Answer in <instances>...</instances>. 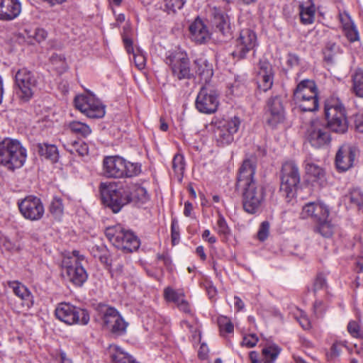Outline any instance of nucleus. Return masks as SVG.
Masks as SVG:
<instances>
[{
	"mask_svg": "<svg viewBox=\"0 0 363 363\" xmlns=\"http://www.w3.org/2000/svg\"><path fill=\"white\" fill-rule=\"evenodd\" d=\"M15 82L18 87L16 94L24 102L28 101L33 96L37 86L35 75L26 68L20 69L15 75Z\"/></svg>",
	"mask_w": 363,
	"mask_h": 363,
	"instance_id": "11",
	"label": "nucleus"
},
{
	"mask_svg": "<svg viewBox=\"0 0 363 363\" xmlns=\"http://www.w3.org/2000/svg\"><path fill=\"white\" fill-rule=\"evenodd\" d=\"M172 169L175 174L182 177L185 169L184 157L181 154H176L172 160Z\"/></svg>",
	"mask_w": 363,
	"mask_h": 363,
	"instance_id": "45",
	"label": "nucleus"
},
{
	"mask_svg": "<svg viewBox=\"0 0 363 363\" xmlns=\"http://www.w3.org/2000/svg\"><path fill=\"white\" fill-rule=\"evenodd\" d=\"M74 105L77 109L91 118H102L105 114V108L101 102L89 92L77 96Z\"/></svg>",
	"mask_w": 363,
	"mask_h": 363,
	"instance_id": "10",
	"label": "nucleus"
},
{
	"mask_svg": "<svg viewBox=\"0 0 363 363\" xmlns=\"http://www.w3.org/2000/svg\"><path fill=\"white\" fill-rule=\"evenodd\" d=\"M0 244L4 250L9 252L13 251L16 249V245L8 237H1L0 239Z\"/></svg>",
	"mask_w": 363,
	"mask_h": 363,
	"instance_id": "59",
	"label": "nucleus"
},
{
	"mask_svg": "<svg viewBox=\"0 0 363 363\" xmlns=\"http://www.w3.org/2000/svg\"><path fill=\"white\" fill-rule=\"evenodd\" d=\"M269 223L267 221H263L259 228L257 233L258 239L264 241L267 239L269 235Z\"/></svg>",
	"mask_w": 363,
	"mask_h": 363,
	"instance_id": "56",
	"label": "nucleus"
},
{
	"mask_svg": "<svg viewBox=\"0 0 363 363\" xmlns=\"http://www.w3.org/2000/svg\"><path fill=\"white\" fill-rule=\"evenodd\" d=\"M325 120L327 128L333 133L344 134L348 130L347 118H325Z\"/></svg>",
	"mask_w": 363,
	"mask_h": 363,
	"instance_id": "32",
	"label": "nucleus"
},
{
	"mask_svg": "<svg viewBox=\"0 0 363 363\" xmlns=\"http://www.w3.org/2000/svg\"><path fill=\"white\" fill-rule=\"evenodd\" d=\"M242 188L244 189L242 193L244 210L250 214L260 212L266 195L264 186L257 184H251V185Z\"/></svg>",
	"mask_w": 363,
	"mask_h": 363,
	"instance_id": "7",
	"label": "nucleus"
},
{
	"mask_svg": "<svg viewBox=\"0 0 363 363\" xmlns=\"http://www.w3.org/2000/svg\"><path fill=\"white\" fill-rule=\"evenodd\" d=\"M280 181V194L289 202L296 196L301 182L299 169L295 162L287 161L282 164Z\"/></svg>",
	"mask_w": 363,
	"mask_h": 363,
	"instance_id": "3",
	"label": "nucleus"
},
{
	"mask_svg": "<svg viewBox=\"0 0 363 363\" xmlns=\"http://www.w3.org/2000/svg\"><path fill=\"white\" fill-rule=\"evenodd\" d=\"M96 320L101 325L103 330L113 333V308L101 303L96 307Z\"/></svg>",
	"mask_w": 363,
	"mask_h": 363,
	"instance_id": "22",
	"label": "nucleus"
},
{
	"mask_svg": "<svg viewBox=\"0 0 363 363\" xmlns=\"http://www.w3.org/2000/svg\"><path fill=\"white\" fill-rule=\"evenodd\" d=\"M55 316L67 325H87L89 322V314L85 309L76 307L66 302L59 303L55 311Z\"/></svg>",
	"mask_w": 363,
	"mask_h": 363,
	"instance_id": "5",
	"label": "nucleus"
},
{
	"mask_svg": "<svg viewBox=\"0 0 363 363\" xmlns=\"http://www.w3.org/2000/svg\"><path fill=\"white\" fill-rule=\"evenodd\" d=\"M281 352V348L275 345H269L262 349L264 363H274Z\"/></svg>",
	"mask_w": 363,
	"mask_h": 363,
	"instance_id": "37",
	"label": "nucleus"
},
{
	"mask_svg": "<svg viewBox=\"0 0 363 363\" xmlns=\"http://www.w3.org/2000/svg\"><path fill=\"white\" fill-rule=\"evenodd\" d=\"M354 123L357 131L363 133V114L357 113L354 115Z\"/></svg>",
	"mask_w": 363,
	"mask_h": 363,
	"instance_id": "63",
	"label": "nucleus"
},
{
	"mask_svg": "<svg viewBox=\"0 0 363 363\" xmlns=\"http://www.w3.org/2000/svg\"><path fill=\"white\" fill-rule=\"evenodd\" d=\"M325 118H347L346 109L338 98L330 97L325 103Z\"/></svg>",
	"mask_w": 363,
	"mask_h": 363,
	"instance_id": "25",
	"label": "nucleus"
},
{
	"mask_svg": "<svg viewBox=\"0 0 363 363\" xmlns=\"http://www.w3.org/2000/svg\"><path fill=\"white\" fill-rule=\"evenodd\" d=\"M317 203L310 202L306 203L302 208V211L301 212L300 216L302 219H307L308 218H312L313 214L315 213V208Z\"/></svg>",
	"mask_w": 363,
	"mask_h": 363,
	"instance_id": "52",
	"label": "nucleus"
},
{
	"mask_svg": "<svg viewBox=\"0 0 363 363\" xmlns=\"http://www.w3.org/2000/svg\"><path fill=\"white\" fill-rule=\"evenodd\" d=\"M132 189L130 184L118 186L115 182V213L133 201Z\"/></svg>",
	"mask_w": 363,
	"mask_h": 363,
	"instance_id": "24",
	"label": "nucleus"
},
{
	"mask_svg": "<svg viewBox=\"0 0 363 363\" xmlns=\"http://www.w3.org/2000/svg\"><path fill=\"white\" fill-rule=\"evenodd\" d=\"M21 12L19 0H0V20L10 21L16 18Z\"/></svg>",
	"mask_w": 363,
	"mask_h": 363,
	"instance_id": "23",
	"label": "nucleus"
},
{
	"mask_svg": "<svg viewBox=\"0 0 363 363\" xmlns=\"http://www.w3.org/2000/svg\"><path fill=\"white\" fill-rule=\"evenodd\" d=\"M258 342V337L255 334H250L244 336L242 345L249 348L255 347Z\"/></svg>",
	"mask_w": 363,
	"mask_h": 363,
	"instance_id": "57",
	"label": "nucleus"
},
{
	"mask_svg": "<svg viewBox=\"0 0 363 363\" xmlns=\"http://www.w3.org/2000/svg\"><path fill=\"white\" fill-rule=\"evenodd\" d=\"M128 323L115 309V335H123L125 333Z\"/></svg>",
	"mask_w": 363,
	"mask_h": 363,
	"instance_id": "47",
	"label": "nucleus"
},
{
	"mask_svg": "<svg viewBox=\"0 0 363 363\" xmlns=\"http://www.w3.org/2000/svg\"><path fill=\"white\" fill-rule=\"evenodd\" d=\"M115 363H138L125 352L121 347L115 345Z\"/></svg>",
	"mask_w": 363,
	"mask_h": 363,
	"instance_id": "44",
	"label": "nucleus"
},
{
	"mask_svg": "<svg viewBox=\"0 0 363 363\" xmlns=\"http://www.w3.org/2000/svg\"><path fill=\"white\" fill-rule=\"evenodd\" d=\"M255 170V161L251 159L245 160L239 169L236 184L237 188L250 186L251 184H257L254 179Z\"/></svg>",
	"mask_w": 363,
	"mask_h": 363,
	"instance_id": "19",
	"label": "nucleus"
},
{
	"mask_svg": "<svg viewBox=\"0 0 363 363\" xmlns=\"http://www.w3.org/2000/svg\"><path fill=\"white\" fill-rule=\"evenodd\" d=\"M102 203L113 211V185L111 182H102L100 185Z\"/></svg>",
	"mask_w": 363,
	"mask_h": 363,
	"instance_id": "30",
	"label": "nucleus"
},
{
	"mask_svg": "<svg viewBox=\"0 0 363 363\" xmlns=\"http://www.w3.org/2000/svg\"><path fill=\"white\" fill-rule=\"evenodd\" d=\"M140 172V166L115 155V178L132 177Z\"/></svg>",
	"mask_w": 363,
	"mask_h": 363,
	"instance_id": "20",
	"label": "nucleus"
},
{
	"mask_svg": "<svg viewBox=\"0 0 363 363\" xmlns=\"http://www.w3.org/2000/svg\"><path fill=\"white\" fill-rule=\"evenodd\" d=\"M17 206L21 215L30 221H39L45 214V207L41 199L34 195L18 199Z\"/></svg>",
	"mask_w": 363,
	"mask_h": 363,
	"instance_id": "9",
	"label": "nucleus"
},
{
	"mask_svg": "<svg viewBox=\"0 0 363 363\" xmlns=\"http://www.w3.org/2000/svg\"><path fill=\"white\" fill-rule=\"evenodd\" d=\"M341 350L337 343H333L330 347V352L328 354V359L330 360L337 357L340 354Z\"/></svg>",
	"mask_w": 363,
	"mask_h": 363,
	"instance_id": "64",
	"label": "nucleus"
},
{
	"mask_svg": "<svg viewBox=\"0 0 363 363\" xmlns=\"http://www.w3.org/2000/svg\"><path fill=\"white\" fill-rule=\"evenodd\" d=\"M218 105V94L216 91L206 86H203L196 99L197 110L201 113L210 114L217 111Z\"/></svg>",
	"mask_w": 363,
	"mask_h": 363,
	"instance_id": "15",
	"label": "nucleus"
},
{
	"mask_svg": "<svg viewBox=\"0 0 363 363\" xmlns=\"http://www.w3.org/2000/svg\"><path fill=\"white\" fill-rule=\"evenodd\" d=\"M285 111L281 99L279 96L269 99L267 104L266 120L269 125L272 128L284 122Z\"/></svg>",
	"mask_w": 363,
	"mask_h": 363,
	"instance_id": "17",
	"label": "nucleus"
},
{
	"mask_svg": "<svg viewBox=\"0 0 363 363\" xmlns=\"http://www.w3.org/2000/svg\"><path fill=\"white\" fill-rule=\"evenodd\" d=\"M121 38L124 48L128 53L133 52V35L134 31L128 22H126L123 26L121 31Z\"/></svg>",
	"mask_w": 363,
	"mask_h": 363,
	"instance_id": "34",
	"label": "nucleus"
},
{
	"mask_svg": "<svg viewBox=\"0 0 363 363\" xmlns=\"http://www.w3.org/2000/svg\"><path fill=\"white\" fill-rule=\"evenodd\" d=\"M326 286V280L323 275L317 276L313 284V291L315 293L323 289Z\"/></svg>",
	"mask_w": 363,
	"mask_h": 363,
	"instance_id": "61",
	"label": "nucleus"
},
{
	"mask_svg": "<svg viewBox=\"0 0 363 363\" xmlns=\"http://www.w3.org/2000/svg\"><path fill=\"white\" fill-rule=\"evenodd\" d=\"M335 230V226L328 220H322L317 223L314 230L315 233H319L324 238H330L333 235Z\"/></svg>",
	"mask_w": 363,
	"mask_h": 363,
	"instance_id": "39",
	"label": "nucleus"
},
{
	"mask_svg": "<svg viewBox=\"0 0 363 363\" xmlns=\"http://www.w3.org/2000/svg\"><path fill=\"white\" fill-rule=\"evenodd\" d=\"M241 120L234 116L229 120L216 122L213 128V136L219 146L230 145L234 140V135L238 131Z\"/></svg>",
	"mask_w": 363,
	"mask_h": 363,
	"instance_id": "8",
	"label": "nucleus"
},
{
	"mask_svg": "<svg viewBox=\"0 0 363 363\" xmlns=\"http://www.w3.org/2000/svg\"><path fill=\"white\" fill-rule=\"evenodd\" d=\"M171 233L172 242L174 245L175 241L179 238V226L176 218L172 220Z\"/></svg>",
	"mask_w": 363,
	"mask_h": 363,
	"instance_id": "58",
	"label": "nucleus"
},
{
	"mask_svg": "<svg viewBox=\"0 0 363 363\" xmlns=\"http://www.w3.org/2000/svg\"><path fill=\"white\" fill-rule=\"evenodd\" d=\"M101 174L107 178L113 177V156H106L104 158Z\"/></svg>",
	"mask_w": 363,
	"mask_h": 363,
	"instance_id": "46",
	"label": "nucleus"
},
{
	"mask_svg": "<svg viewBox=\"0 0 363 363\" xmlns=\"http://www.w3.org/2000/svg\"><path fill=\"white\" fill-rule=\"evenodd\" d=\"M216 229L220 235L227 236L230 234V228L227 224V222L223 215H218V219L217 220Z\"/></svg>",
	"mask_w": 363,
	"mask_h": 363,
	"instance_id": "51",
	"label": "nucleus"
},
{
	"mask_svg": "<svg viewBox=\"0 0 363 363\" xmlns=\"http://www.w3.org/2000/svg\"><path fill=\"white\" fill-rule=\"evenodd\" d=\"M347 331L352 337L359 338L361 337L360 327L354 320L349 322L347 325Z\"/></svg>",
	"mask_w": 363,
	"mask_h": 363,
	"instance_id": "55",
	"label": "nucleus"
},
{
	"mask_svg": "<svg viewBox=\"0 0 363 363\" xmlns=\"http://www.w3.org/2000/svg\"><path fill=\"white\" fill-rule=\"evenodd\" d=\"M65 149L72 155H77L84 157L88 155L89 148L87 144L82 140H73L63 145Z\"/></svg>",
	"mask_w": 363,
	"mask_h": 363,
	"instance_id": "33",
	"label": "nucleus"
},
{
	"mask_svg": "<svg viewBox=\"0 0 363 363\" xmlns=\"http://www.w3.org/2000/svg\"><path fill=\"white\" fill-rule=\"evenodd\" d=\"M35 151L46 160L55 163L59 160V152L57 147L48 143H38L35 145Z\"/></svg>",
	"mask_w": 363,
	"mask_h": 363,
	"instance_id": "29",
	"label": "nucleus"
},
{
	"mask_svg": "<svg viewBox=\"0 0 363 363\" xmlns=\"http://www.w3.org/2000/svg\"><path fill=\"white\" fill-rule=\"evenodd\" d=\"M167 9L169 11L176 12L181 9L186 3V0H164Z\"/></svg>",
	"mask_w": 363,
	"mask_h": 363,
	"instance_id": "53",
	"label": "nucleus"
},
{
	"mask_svg": "<svg viewBox=\"0 0 363 363\" xmlns=\"http://www.w3.org/2000/svg\"><path fill=\"white\" fill-rule=\"evenodd\" d=\"M50 211L55 218H60L63 213L62 201L59 198H54L50 206Z\"/></svg>",
	"mask_w": 363,
	"mask_h": 363,
	"instance_id": "50",
	"label": "nucleus"
},
{
	"mask_svg": "<svg viewBox=\"0 0 363 363\" xmlns=\"http://www.w3.org/2000/svg\"><path fill=\"white\" fill-rule=\"evenodd\" d=\"M191 38L198 44L206 43L210 39V33L199 18H196L189 26Z\"/></svg>",
	"mask_w": 363,
	"mask_h": 363,
	"instance_id": "26",
	"label": "nucleus"
},
{
	"mask_svg": "<svg viewBox=\"0 0 363 363\" xmlns=\"http://www.w3.org/2000/svg\"><path fill=\"white\" fill-rule=\"evenodd\" d=\"M140 245V240L132 231L115 225V247L129 253L138 250Z\"/></svg>",
	"mask_w": 363,
	"mask_h": 363,
	"instance_id": "13",
	"label": "nucleus"
},
{
	"mask_svg": "<svg viewBox=\"0 0 363 363\" xmlns=\"http://www.w3.org/2000/svg\"><path fill=\"white\" fill-rule=\"evenodd\" d=\"M315 8L313 4L309 0L306 4L299 6V14L301 21L304 25L311 24L314 21Z\"/></svg>",
	"mask_w": 363,
	"mask_h": 363,
	"instance_id": "31",
	"label": "nucleus"
},
{
	"mask_svg": "<svg viewBox=\"0 0 363 363\" xmlns=\"http://www.w3.org/2000/svg\"><path fill=\"white\" fill-rule=\"evenodd\" d=\"M305 169L307 174L315 178L320 179L324 175L323 169L318 164L313 163L311 159L307 158L304 161Z\"/></svg>",
	"mask_w": 363,
	"mask_h": 363,
	"instance_id": "40",
	"label": "nucleus"
},
{
	"mask_svg": "<svg viewBox=\"0 0 363 363\" xmlns=\"http://www.w3.org/2000/svg\"><path fill=\"white\" fill-rule=\"evenodd\" d=\"M353 93L358 97L363 98V69L356 68L352 74Z\"/></svg>",
	"mask_w": 363,
	"mask_h": 363,
	"instance_id": "35",
	"label": "nucleus"
},
{
	"mask_svg": "<svg viewBox=\"0 0 363 363\" xmlns=\"http://www.w3.org/2000/svg\"><path fill=\"white\" fill-rule=\"evenodd\" d=\"M50 61L53 67L60 73L67 69L66 59L63 55L54 53L51 55Z\"/></svg>",
	"mask_w": 363,
	"mask_h": 363,
	"instance_id": "41",
	"label": "nucleus"
},
{
	"mask_svg": "<svg viewBox=\"0 0 363 363\" xmlns=\"http://www.w3.org/2000/svg\"><path fill=\"white\" fill-rule=\"evenodd\" d=\"M194 76H199L200 80L205 83L208 82L213 77V67L207 60L199 58L194 60Z\"/></svg>",
	"mask_w": 363,
	"mask_h": 363,
	"instance_id": "28",
	"label": "nucleus"
},
{
	"mask_svg": "<svg viewBox=\"0 0 363 363\" xmlns=\"http://www.w3.org/2000/svg\"><path fill=\"white\" fill-rule=\"evenodd\" d=\"M211 21L215 33L219 34L223 40L233 38L229 16L222 9L217 7L211 9Z\"/></svg>",
	"mask_w": 363,
	"mask_h": 363,
	"instance_id": "14",
	"label": "nucleus"
},
{
	"mask_svg": "<svg viewBox=\"0 0 363 363\" xmlns=\"http://www.w3.org/2000/svg\"><path fill=\"white\" fill-rule=\"evenodd\" d=\"M350 202L357 206L363 212V192L358 189L352 190L350 193Z\"/></svg>",
	"mask_w": 363,
	"mask_h": 363,
	"instance_id": "48",
	"label": "nucleus"
},
{
	"mask_svg": "<svg viewBox=\"0 0 363 363\" xmlns=\"http://www.w3.org/2000/svg\"><path fill=\"white\" fill-rule=\"evenodd\" d=\"M257 45V39L256 33L251 29H243L240 31L239 37L236 39L232 55L238 60L245 59L247 54L254 50Z\"/></svg>",
	"mask_w": 363,
	"mask_h": 363,
	"instance_id": "12",
	"label": "nucleus"
},
{
	"mask_svg": "<svg viewBox=\"0 0 363 363\" xmlns=\"http://www.w3.org/2000/svg\"><path fill=\"white\" fill-rule=\"evenodd\" d=\"M346 36L350 42H354L359 39L358 31L354 26L347 29Z\"/></svg>",
	"mask_w": 363,
	"mask_h": 363,
	"instance_id": "62",
	"label": "nucleus"
},
{
	"mask_svg": "<svg viewBox=\"0 0 363 363\" xmlns=\"http://www.w3.org/2000/svg\"><path fill=\"white\" fill-rule=\"evenodd\" d=\"M218 324L221 334L224 332L226 333H233L234 325L231 320L226 316H220L218 318Z\"/></svg>",
	"mask_w": 363,
	"mask_h": 363,
	"instance_id": "49",
	"label": "nucleus"
},
{
	"mask_svg": "<svg viewBox=\"0 0 363 363\" xmlns=\"http://www.w3.org/2000/svg\"><path fill=\"white\" fill-rule=\"evenodd\" d=\"M257 81L258 88L263 91H268L273 84V68L267 60H260L258 63Z\"/></svg>",
	"mask_w": 363,
	"mask_h": 363,
	"instance_id": "18",
	"label": "nucleus"
},
{
	"mask_svg": "<svg viewBox=\"0 0 363 363\" xmlns=\"http://www.w3.org/2000/svg\"><path fill=\"white\" fill-rule=\"evenodd\" d=\"M306 138L315 148L326 147L331 141L330 133L318 121L311 123L306 133Z\"/></svg>",
	"mask_w": 363,
	"mask_h": 363,
	"instance_id": "16",
	"label": "nucleus"
},
{
	"mask_svg": "<svg viewBox=\"0 0 363 363\" xmlns=\"http://www.w3.org/2000/svg\"><path fill=\"white\" fill-rule=\"evenodd\" d=\"M8 286L12 289L13 294L22 300L24 306L27 308L33 306V296L25 285L17 281H11L8 282Z\"/></svg>",
	"mask_w": 363,
	"mask_h": 363,
	"instance_id": "27",
	"label": "nucleus"
},
{
	"mask_svg": "<svg viewBox=\"0 0 363 363\" xmlns=\"http://www.w3.org/2000/svg\"><path fill=\"white\" fill-rule=\"evenodd\" d=\"M67 126L72 133L79 137L86 138L91 133V129L87 124L79 121H71Z\"/></svg>",
	"mask_w": 363,
	"mask_h": 363,
	"instance_id": "36",
	"label": "nucleus"
},
{
	"mask_svg": "<svg viewBox=\"0 0 363 363\" xmlns=\"http://www.w3.org/2000/svg\"><path fill=\"white\" fill-rule=\"evenodd\" d=\"M329 214V208L325 204L317 203L312 218L318 223L328 219Z\"/></svg>",
	"mask_w": 363,
	"mask_h": 363,
	"instance_id": "42",
	"label": "nucleus"
},
{
	"mask_svg": "<svg viewBox=\"0 0 363 363\" xmlns=\"http://www.w3.org/2000/svg\"><path fill=\"white\" fill-rule=\"evenodd\" d=\"M184 297L183 293H179L172 287L168 286L164 289V298L168 302L177 304Z\"/></svg>",
	"mask_w": 363,
	"mask_h": 363,
	"instance_id": "43",
	"label": "nucleus"
},
{
	"mask_svg": "<svg viewBox=\"0 0 363 363\" xmlns=\"http://www.w3.org/2000/svg\"><path fill=\"white\" fill-rule=\"evenodd\" d=\"M294 101L303 111L318 110V89L315 82L311 79L301 81L294 90Z\"/></svg>",
	"mask_w": 363,
	"mask_h": 363,
	"instance_id": "2",
	"label": "nucleus"
},
{
	"mask_svg": "<svg viewBox=\"0 0 363 363\" xmlns=\"http://www.w3.org/2000/svg\"><path fill=\"white\" fill-rule=\"evenodd\" d=\"M355 157L354 150L349 145L341 146L336 153L335 164L338 170L345 172L352 167Z\"/></svg>",
	"mask_w": 363,
	"mask_h": 363,
	"instance_id": "21",
	"label": "nucleus"
},
{
	"mask_svg": "<svg viewBox=\"0 0 363 363\" xmlns=\"http://www.w3.org/2000/svg\"><path fill=\"white\" fill-rule=\"evenodd\" d=\"M164 62L170 67L172 75L178 80L194 78V72L191 69L190 60L186 53L178 51L169 52Z\"/></svg>",
	"mask_w": 363,
	"mask_h": 363,
	"instance_id": "6",
	"label": "nucleus"
},
{
	"mask_svg": "<svg viewBox=\"0 0 363 363\" xmlns=\"http://www.w3.org/2000/svg\"><path fill=\"white\" fill-rule=\"evenodd\" d=\"M99 259L102 264H104L106 267L108 269L111 273V276L113 274L111 273V262L112 259L110 256L108 255L105 247H102L101 249V254L99 255Z\"/></svg>",
	"mask_w": 363,
	"mask_h": 363,
	"instance_id": "54",
	"label": "nucleus"
},
{
	"mask_svg": "<svg viewBox=\"0 0 363 363\" xmlns=\"http://www.w3.org/2000/svg\"><path fill=\"white\" fill-rule=\"evenodd\" d=\"M132 189L133 201L138 204H144L149 201V195L147 190L140 186L130 184Z\"/></svg>",
	"mask_w": 363,
	"mask_h": 363,
	"instance_id": "38",
	"label": "nucleus"
},
{
	"mask_svg": "<svg viewBox=\"0 0 363 363\" xmlns=\"http://www.w3.org/2000/svg\"><path fill=\"white\" fill-rule=\"evenodd\" d=\"M26 159L27 150L18 140L6 138L0 142V163L8 169L21 168Z\"/></svg>",
	"mask_w": 363,
	"mask_h": 363,
	"instance_id": "1",
	"label": "nucleus"
},
{
	"mask_svg": "<svg viewBox=\"0 0 363 363\" xmlns=\"http://www.w3.org/2000/svg\"><path fill=\"white\" fill-rule=\"evenodd\" d=\"M131 53L133 55V61L137 68L139 69H143L145 65V56L140 53H135L134 51Z\"/></svg>",
	"mask_w": 363,
	"mask_h": 363,
	"instance_id": "60",
	"label": "nucleus"
},
{
	"mask_svg": "<svg viewBox=\"0 0 363 363\" xmlns=\"http://www.w3.org/2000/svg\"><path fill=\"white\" fill-rule=\"evenodd\" d=\"M84 256L74 250L72 253L65 255L62 261V273L73 284L81 286L87 279V273L82 265Z\"/></svg>",
	"mask_w": 363,
	"mask_h": 363,
	"instance_id": "4",
	"label": "nucleus"
}]
</instances>
